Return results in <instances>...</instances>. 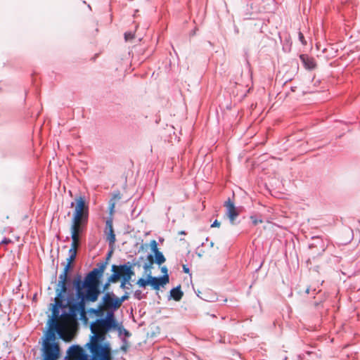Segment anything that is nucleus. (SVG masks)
<instances>
[{"instance_id":"nucleus-10","label":"nucleus","mask_w":360,"mask_h":360,"mask_svg":"<svg viewBox=\"0 0 360 360\" xmlns=\"http://www.w3.org/2000/svg\"><path fill=\"white\" fill-rule=\"evenodd\" d=\"M77 256V252L69 250V257L67 259V264H65L62 273L58 278V285L67 286L68 281V274L72 269V263L75 261Z\"/></svg>"},{"instance_id":"nucleus-27","label":"nucleus","mask_w":360,"mask_h":360,"mask_svg":"<svg viewBox=\"0 0 360 360\" xmlns=\"http://www.w3.org/2000/svg\"><path fill=\"white\" fill-rule=\"evenodd\" d=\"M106 226L110 232L111 230H113L112 222L111 220H107V221H106Z\"/></svg>"},{"instance_id":"nucleus-4","label":"nucleus","mask_w":360,"mask_h":360,"mask_svg":"<svg viewBox=\"0 0 360 360\" xmlns=\"http://www.w3.org/2000/svg\"><path fill=\"white\" fill-rule=\"evenodd\" d=\"M76 326L77 319L68 313H63L54 326L60 338L65 342H70L73 338V329Z\"/></svg>"},{"instance_id":"nucleus-20","label":"nucleus","mask_w":360,"mask_h":360,"mask_svg":"<svg viewBox=\"0 0 360 360\" xmlns=\"http://www.w3.org/2000/svg\"><path fill=\"white\" fill-rule=\"evenodd\" d=\"M136 284L140 286V287H142V288H145L146 285H149V278H148V276H147V279H144L143 278H139L137 282H136Z\"/></svg>"},{"instance_id":"nucleus-31","label":"nucleus","mask_w":360,"mask_h":360,"mask_svg":"<svg viewBox=\"0 0 360 360\" xmlns=\"http://www.w3.org/2000/svg\"><path fill=\"white\" fill-rule=\"evenodd\" d=\"M110 283H112V282H109V278H108V282L106 283H105V285L103 286V290H108Z\"/></svg>"},{"instance_id":"nucleus-11","label":"nucleus","mask_w":360,"mask_h":360,"mask_svg":"<svg viewBox=\"0 0 360 360\" xmlns=\"http://www.w3.org/2000/svg\"><path fill=\"white\" fill-rule=\"evenodd\" d=\"M150 248L151 250L154 253L155 259L154 257L152 255H149L148 256V260L150 263V265H152L154 262H155L158 265H161L162 264H163L165 262L166 259L163 254L159 250L158 248V243L156 242V240H153L150 241Z\"/></svg>"},{"instance_id":"nucleus-14","label":"nucleus","mask_w":360,"mask_h":360,"mask_svg":"<svg viewBox=\"0 0 360 360\" xmlns=\"http://www.w3.org/2000/svg\"><path fill=\"white\" fill-rule=\"evenodd\" d=\"M86 224L87 222L72 219V224L70 227L71 236L79 237L80 233L82 231Z\"/></svg>"},{"instance_id":"nucleus-37","label":"nucleus","mask_w":360,"mask_h":360,"mask_svg":"<svg viewBox=\"0 0 360 360\" xmlns=\"http://www.w3.org/2000/svg\"><path fill=\"white\" fill-rule=\"evenodd\" d=\"M144 268H145L146 269H148V265H147V264H146V265H145V266H144Z\"/></svg>"},{"instance_id":"nucleus-32","label":"nucleus","mask_w":360,"mask_h":360,"mask_svg":"<svg viewBox=\"0 0 360 360\" xmlns=\"http://www.w3.org/2000/svg\"><path fill=\"white\" fill-rule=\"evenodd\" d=\"M183 269H184V271L185 273H188V272H189V269H188V267H186V265H184V266H183Z\"/></svg>"},{"instance_id":"nucleus-29","label":"nucleus","mask_w":360,"mask_h":360,"mask_svg":"<svg viewBox=\"0 0 360 360\" xmlns=\"http://www.w3.org/2000/svg\"><path fill=\"white\" fill-rule=\"evenodd\" d=\"M134 296L138 299V300H141L142 298L141 297V290H136L135 292H134Z\"/></svg>"},{"instance_id":"nucleus-5","label":"nucleus","mask_w":360,"mask_h":360,"mask_svg":"<svg viewBox=\"0 0 360 360\" xmlns=\"http://www.w3.org/2000/svg\"><path fill=\"white\" fill-rule=\"evenodd\" d=\"M120 308L117 297L112 292H106L102 297L101 304L96 309H91L90 312L98 317H102L105 310H117Z\"/></svg>"},{"instance_id":"nucleus-38","label":"nucleus","mask_w":360,"mask_h":360,"mask_svg":"<svg viewBox=\"0 0 360 360\" xmlns=\"http://www.w3.org/2000/svg\"><path fill=\"white\" fill-rule=\"evenodd\" d=\"M73 206H74V202H72L71 207H73Z\"/></svg>"},{"instance_id":"nucleus-26","label":"nucleus","mask_w":360,"mask_h":360,"mask_svg":"<svg viewBox=\"0 0 360 360\" xmlns=\"http://www.w3.org/2000/svg\"><path fill=\"white\" fill-rule=\"evenodd\" d=\"M299 39L303 45L307 44V41L304 39V37L302 32H299Z\"/></svg>"},{"instance_id":"nucleus-7","label":"nucleus","mask_w":360,"mask_h":360,"mask_svg":"<svg viewBox=\"0 0 360 360\" xmlns=\"http://www.w3.org/2000/svg\"><path fill=\"white\" fill-rule=\"evenodd\" d=\"M75 210L73 212L72 220L88 222L89 205L84 196L75 198Z\"/></svg>"},{"instance_id":"nucleus-12","label":"nucleus","mask_w":360,"mask_h":360,"mask_svg":"<svg viewBox=\"0 0 360 360\" xmlns=\"http://www.w3.org/2000/svg\"><path fill=\"white\" fill-rule=\"evenodd\" d=\"M226 209V214L230 220L231 224H234L236 219L239 215V212L235 207L234 203L229 198L224 203Z\"/></svg>"},{"instance_id":"nucleus-21","label":"nucleus","mask_w":360,"mask_h":360,"mask_svg":"<svg viewBox=\"0 0 360 360\" xmlns=\"http://www.w3.org/2000/svg\"><path fill=\"white\" fill-rule=\"evenodd\" d=\"M108 240L109 241L110 245H113L115 242V235L114 233V231L111 230L107 237Z\"/></svg>"},{"instance_id":"nucleus-30","label":"nucleus","mask_w":360,"mask_h":360,"mask_svg":"<svg viewBox=\"0 0 360 360\" xmlns=\"http://www.w3.org/2000/svg\"><path fill=\"white\" fill-rule=\"evenodd\" d=\"M220 226V222L217 220H215L213 224L211 225V227H219Z\"/></svg>"},{"instance_id":"nucleus-2","label":"nucleus","mask_w":360,"mask_h":360,"mask_svg":"<svg viewBox=\"0 0 360 360\" xmlns=\"http://www.w3.org/2000/svg\"><path fill=\"white\" fill-rule=\"evenodd\" d=\"M89 355L84 353L79 345L71 346L68 354L72 360H112V351L110 342H100L94 335L86 345Z\"/></svg>"},{"instance_id":"nucleus-9","label":"nucleus","mask_w":360,"mask_h":360,"mask_svg":"<svg viewBox=\"0 0 360 360\" xmlns=\"http://www.w3.org/2000/svg\"><path fill=\"white\" fill-rule=\"evenodd\" d=\"M60 355V346L58 342H43L44 360H58Z\"/></svg>"},{"instance_id":"nucleus-25","label":"nucleus","mask_w":360,"mask_h":360,"mask_svg":"<svg viewBox=\"0 0 360 360\" xmlns=\"http://www.w3.org/2000/svg\"><path fill=\"white\" fill-rule=\"evenodd\" d=\"M250 219H251V220H252V221L253 224H254V225H255V226H256V225H257L258 224H262V223L263 222V221H262V219H257V218H256L255 217H254V216H252V217H250Z\"/></svg>"},{"instance_id":"nucleus-17","label":"nucleus","mask_w":360,"mask_h":360,"mask_svg":"<svg viewBox=\"0 0 360 360\" xmlns=\"http://www.w3.org/2000/svg\"><path fill=\"white\" fill-rule=\"evenodd\" d=\"M184 295V292L181 290V286L174 288L170 290V296L175 301H180Z\"/></svg>"},{"instance_id":"nucleus-35","label":"nucleus","mask_w":360,"mask_h":360,"mask_svg":"<svg viewBox=\"0 0 360 360\" xmlns=\"http://www.w3.org/2000/svg\"><path fill=\"white\" fill-rule=\"evenodd\" d=\"M305 292H306V293H307V294L309 292V288H307L305 290Z\"/></svg>"},{"instance_id":"nucleus-16","label":"nucleus","mask_w":360,"mask_h":360,"mask_svg":"<svg viewBox=\"0 0 360 360\" xmlns=\"http://www.w3.org/2000/svg\"><path fill=\"white\" fill-rule=\"evenodd\" d=\"M55 331H56L55 330V326H54V325L52 324L51 326V328L45 335V338L44 340V342L56 343L55 342V340H56Z\"/></svg>"},{"instance_id":"nucleus-19","label":"nucleus","mask_w":360,"mask_h":360,"mask_svg":"<svg viewBox=\"0 0 360 360\" xmlns=\"http://www.w3.org/2000/svg\"><path fill=\"white\" fill-rule=\"evenodd\" d=\"M72 243L69 250L75 251L77 252V248L79 246V237L71 236Z\"/></svg>"},{"instance_id":"nucleus-28","label":"nucleus","mask_w":360,"mask_h":360,"mask_svg":"<svg viewBox=\"0 0 360 360\" xmlns=\"http://www.w3.org/2000/svg\"><path fill=\"white\" fill-rule=\"evenodd\" d=\"M11 243V240L9 238H5L0 243V245H8Z\"/></svg>"},{"instance_id":"nucleus-15","label":"nucleus","mask_w":360,"mask_h":360,"mask_svg":"<svg viewBox=\"0 0 360 360\" xmlns=\"http://www.w3.org/2000/svg\"><path fill=\"white\" fill-rule=\"evenodd\" d=\"M300 58L302 62L303 63L305 68L308 70H313L316 68V63L313 58L304 54L301 55Z\"/></svg>"},{"instance_id":"nucleus-6","label":"nucleus","mask_w":360,"mask_h":360,"mask_svg":"<svg viewBox=\"0 0 360 360\" xmlns=\"http://www.w3.org/2000/svg\"><path fill=\"white\" fill-rule=\"evenodd\" d=\"M112 274L109 277V282L117 283L120 279H131L134 275L133 266L128 264L112 266Z\"/></svg>"},{"instance_id":"nucleus-24","label":"nucleus","mask_w":360,"mask_h":360,"mask_svg":"<svg viewBox=\"0 0 360 360\" xmlns=\"http://www.w3.org/2000/svg\"><path fill=\"white\" fill-rule=\"evenodd\" d=\"M134 38V34L129 32H126L124 34V39L125 40L127 41H131Z\"/></svg>"},{"instance_id":"nucleus-34","label":"nucleus","mask_w":360,"mask_h":360,"mask_svg":"<svg viewBox=\"0 0 360 360\" xmlns=\"http://www.w3.org/2000/svg\"><path fill=\"white\" fill-rule=\"evenodd\" d=\"M111 254H112V252H110L108 254L107 259H109V258L110 257Z\"/></svg>"},{"instance_id":"nucleus-23","label":"nucleus","mask_w":360,"mask_h":360,"mask_svg":"<svg viewBox=\"0 0 360 360\" xmlns=\"http://www.w3.org/2000/svg\"><path fill=\"white\" fill-rule=\"evenodd\" d=\"M128 298H129V293L128 292H125V294L124 295H122L121 297H117L119 307H120L122 304V302L124 301L128 300Z\"/></svg>"},{"instance_id":"nucleus-22","label":"nucleus","mask_w":360,"mask_h":360,"mask_svg":"<svg viewBox=\"0 0 360 360\" xmlns=\"http://www.w3.org/2000/svg\"><path fill=\"white\" fill-rule=\"evenodd\" d=\"M130 280L131 279H127V278L121 279L120 288L122 289L129 288V287H127V285H129L130 286L131 285L130 283Z\"/></svg>"},{"instance_id":"nucleus-8","label":"nucleus","mask_w":360,"mask_h":360,"mask_svg":"<svg viewBox=\"0 0 360 360\" xmlns=\"http://www.w3.org/2000/svg\"><path fill=\"white\" fill-rule=\"evenodd\" d=\"M67 292V286L58 285L56 289V297H55V303L52 306V324L55 326L56 323L59 320V308H65L66 305L63 304L64 295Z\"/></svg>"},{"instance_id":"nucleus-33","label":"nucleus","mask_w":360,"mask_h":360,"mask_svg":"<svg viewBox=\"0 0 360 360\" xmlns=\"http://www.w3.org/2000/svg\"><path fill=\"white\" fill-rule=\"evenodd\" d=\"M161 270H162V272L165 273V274H167V267H166V266H163V267L162 268V269H161Z\"/></svg>"},{"instance_id":"nucleus-13","label":"nucleus","mask_w":360,"mask_h":360,"mask_svg":"<svg viewBox=\"0 0 360 360\" xmlns=\"http://www.w3.org/2000/svg\"><path fill=\"white\" fill-rule=\"evenodd\" d=\"M149 285L152 286L154 290H159L160 286H164L169 283L168 274H165L161 277H153L150 274L148 275Z\"/></svg>"},{"instance_id":"nucleus-3","label":"nucleus","mask_w":360,"mask_h":360,"mask_svg":"<svg viewBox=\"0 0 360 360\" xmlns=\"http://www.w3.org/2000/svg\"><path fill=\"white\" fill-rule=\"evenodd\" d=\"M115 310H105L106 316L103 319H98L90 325V330L100 342H106L107 334L112 330L119 329V324L114 314Z\"/></svg>"},{"instance_id":"nucleus-1","label":"nucleus","mask_w":360,"mask_h":360,"mask_svg":"<svg viewBox=\"0 0 360 360\" xmlns=\"http://www.w3.org/2000/svg\"><path fill=\"white\" fill-rule=\"evenodd\" d=\"M107 263L102 262L97 264L82 281L80 275L76 276L72 284L76 290V296L79 299L77 302H68L66 307L69 308V314L77 319L78 314L82 317H86V302H95L98 300L100 291V280L103 277Z\"/></svg>"},{"instance_id":"nucleus-36","label":"nucleus","mask_w":360,"mask_h":360,"mask_svg":"<svg viewBox=\"0 0 360 360\" xmlns=\"http://www.w3.org/2000/svg\"><path fill=\"white\" fill-rule=\"evenodd\" d=\"M179 233H180V234H186V233H185L184 231H180V232H179Z\"/></svg>"},{"instance_id":"nucleus-18","label":"nucleus","mask_w":360,"mask_h":360,"mask_svg":"<svg viewBox=\"0 0 360 360\" xmlns=\"http://www.w3.org/2000/svg\"><path fill=\"white\" fill-rule=\"evenodd\" d=\"M121 198L122 194L120 191L113 193L112 198L110 201V211L111 214L113 212L116 201L120 200Z\"/></svg>"}]
</instances>
